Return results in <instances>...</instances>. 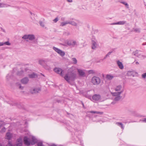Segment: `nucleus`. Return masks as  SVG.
Returning a JSON list of instances; mask_svg holds the SVG:
<instances>
[{
    "mask_svg": "<svg viewBox=\"0 0 146 146\" xmlns=\"http://www.w3.org/2000/svg\"><path fill=\"white\" fill-rule=\"evenodd\" d=\"M35 139L33 137H32V140L25 137L24 138V142L25 144L27 145H29L30 144L32 145L34 144Z\"/></svg>",
    "mask_w": 146,
    "mask_h": 146,
    "instance_id": "nucleus-1",
    "label": "nucleus"
},
{
    "mask_svg": "<svg viewBox=\"0 0 146 146\" xmlns=\"http://www.w3.org/2000/svg\"><path fill=\"white\" fill-rule=\"evenodd\" d=\"M22 38L25 40L28 39L32 41L35 39V36L33 34L25 35L22 37Z\"/></svg>",
    "mask_w": 146,
    "mask_h": 146,
    "instance_id": "nucleus-2",
    "label": "nucleus"
},
{
    "mask_svg": "<svg viewBox=\"0 0 146 146\" xmlns=\"http://www.w3.org/2000/svg\"><path fill=\"white\" fill-rule=\"evenodd\" d=\"M91 82L94 85H98L100 83V80L98 77L94 76L91 79Z\"/></svg>",
    "mask_w": 146,
    "mask_h": 146,
    "instance_id": "nucleus-3",
    "label": "nucleus"
},
{
    "mask_svg": "<svg viewBox=\"0 0 146 146\" xmlns=\"http://www.w3.org/2000/svg\"><path fill=\"white\" fill-rule=\"evenodd\" d=\"M53 49L60 55H64L65 54V53L64 52L62 51L58 48L54 46L53 47Z\"/></svg>",
    "mask_w": 146,
    "mask_h": 146,
    "instance_id": "nucleus-4",
    "label": "nucleus"
},
{
    "mask_svg": "<svg viewBox=\"0 0 146 146\" xmlns=\"http://www.w3.org/2000/svg\"><path fill=\"white\" fill-rule=\"evenodd\" d=\"M92 48L93 49H95L97 47L98 44H97V42L96 40L95 39L94 40L92 39Z\"/></svg>",
    "mask_w": 146,
    "mask_h": 146,
    "instance_id": "nucleus-5",
    "label": "nucleus"
},
{
    "mask_svg": "<svg viewBox=\"0 0 146 146\" xmlns=\"http://www.w3.org/2000/svg\"><path fill=\"white\" fill-rule=\"evenodd\" d=\"M75 77V76L74 75H72L71 76H68L67 74L64 77V79L68 82L69 81V80L70 79H73Z\"/></svg>",
    "mask_w": 146,
    "mask_h": 146,
    "instance_id": "nucleus-6",
    "label": "nucleus"
},
{
    "mask_svg": "<svg viewBox=\"0 0 146 146\" xmlns=\"http://www.w3.org/2000/svg\"><path fill=\"white\" fill-rule=\"evenodd\" d=\"M54 71L57 73L60 74L61 76H62L63 74L62 73L63 72V71L61 69L56 68L54 69Z\"/></svg>",
    "mask_w": 146,
    "mask_h": 146,
    "instance_id": "nucleus-7",
    "label": "nucleus"
},
{
    "mask_svg": "<svg viewBox=\"0 0 146 146\" xmlns=\"http://www.w3.org/2000/svg\"><path fill=\"white\" fill-rule=\"evenodd\" d=\"M92 98L93 100L98 101L100 99V95L95 94L92 96Z\"/></svg>",
    "mask_w": 146,
    "mask_h": 146,
    "instance_id": "nucleus-8",
    "label": "nucleus"
},
{
    "mask_svg": "<svg viewBox=\"0 0 146 146\" xmlns=\"http://www.w3.org/2000/svg\"><path fill=\"white\" fill-rule=\"evenodd\" d=\"M126 23V21H120L117 22L115 23L111 24V25H123Z\"/></svg>",
    "mask_w": 146,
    "mask_h": 146,
    "instance_id": "nucleus-9",
    "label": "nucleus"
},
{
    "mask_svg": "<svg viewBox=\"0 0 146 146\" xmlns=\"http://www.w3.org/2000/svg\"><path fill=\"white\" fill-rule=\"evenodd\" d=\"M22 140L21 138L19 139H17V146H21L22 145Z\"/></svg>",
    "mask_w": 146,
    "mask_h": 146,
    "instance_id": "nucleus-10",
    "label": "nucleus"
},
{
    "mask_svg": "<svg viewBox=\"0 0 146 146\" xmlns=\"http://www.w3.org/2000/svg\"><path fill=\"white\" fill-rule=\"evenodd\" d=\"M117 64L120 69H122L123 68V66L122 62H120L119 60L117 61Z\"/></svg>",
    "mask_w": 146,
    "mask_h": 146,
    "instance_id": "nucleus-11",
    "label": "nucleus"
},
{
    "mask_svg": "<svg viewBox=\"0 0 146 146\" xmlns=\"http://www.w3.org/2000/svg\"><path fill=\"white\" fill-rule=\"evenodd\" d=\"M29 80L28 78H23L21 80V82L24 84L27 83L28 82Z\"/></svg>",
    "mask_w": 146,
    "mask_h": 146,
    "instance_id": "nucleus-12",
    "label": "nucleus"
},
{
    "mask_svg": "<svg viewBox=\"0 0 146 146\" xmlns=\"http://www.w3.org/2000/svg\"><path fill=\"white\" fill-rule=\"evenodd\" d=\"M11 134L9 133H6V138L7 139L9 140L11 137Z\"/></svg>",
    "mask_w": 146,
    "mask_h": 146,
    "instance_id": "nucleus-13",
    "label": "nucleus"
},
{
    "mask_svg": "<svg viewBox=\"0 0 146 146\" xmlns=\"http://www.w3.org/2000/svg\"><path fill=\"white\" fill-rule=\"evenodd\" d=\"M69 23H69L68 21H67L65 22H62L61 23L60 26L63 27L66 25L67 24H69Z\"/></svg>",
    "mask_w": 146,
    "mask_h": 146,
    "instance_id": "nucleus-14",
    "label": "nucleus"
},
{
    "mask_svg": "<svg viewBox=\"0 0 146 146\" xmlns=\"http://www.w3.org/2000/svg\"><path fill=\"white\" fill-rule=\"evenodd\" d=\"M78 72L80 76H82L84 75V72L81 70L78 69Z\"/></svg>",
    "mask_w": 146,
    "mask_h": 146,
    "instance_id": "nucleus-15",
    "label": "nucleus"
},
{
    "mask_svg": "<svg viewBox=\"0 0 146 146\" xmlns=\"http://www.w3.org/2000/svg\"><path fill=\"white\" fill-rule=\"evenodd\" d=\"M113 78V76L112 75L108 74L106 75V78L108 80H111Z\"/></svg>",
    "mask_w": 146,
    "mask_h": 146,
    "instance_id": "nucleus-16",
    "label": "nucleus"
},
{
    "mask_svg": "<svg viewBox=\"0 0 146 146\" xmlns=\"http://www.w3.org/2000/svg\"><path fill=\"white\" fill-rule=\"evenodd\" d=\"M9 6V5L3 3H0V8L3 7H7Z\"/></svg>",
    "mask_w": 146,
    "mask_h": 146,
    "instance_id": "nucleus-17",
    "label": "nucleus"
},
{
    "mask_svg": "<svg viewBox=\"0 0 146 146\" xmlns=\"http://www.w3.org/2000/svg\"><path fill=\"white\" fill-rule=\"evenodd\" d=\"M69 23H69V24H70L73 26H77V23L74 21H72L71 22L69 21Z\"/></svg>",
    "mask_w": 146,
    "mask_h": 146,
    "instance_id": "nucleus-18",
    "label": "nucleus"
},
{
    "mask_svg": "<svg viewBox=\"0 0 146 146\" xmlns=\"http://www.w3.org/2000/svg\"><path fill=\"white\" fill-rule=\"evenodd\" d=\"M120 2L125 5L127 8H129V5L126 2L123 1H120Z\"/></svg>",
    "mask_w": 146,
    "mask_h": 146,
    "instance_id": "nucleus-19",
    "label": "nucleus"
},
{
    "mask_svg": "<svg viewBox=\"0 0 146 146\" xmlns=\"http://www.w3.org/2000/svg\"><path fill=\"white\" fill-rule=\"evenodd\" d=\"M121 92H117L115 93H112V95L114 96H117L119 95L121 93Z\"/></svg>",
    "mask_w": 146,
    "mask_h": 146,
    "instance_id": "nucleus-20",
    "label": "nucleus"
},
{
    "mask_svg": "<svg viewBox=\"0 0 146 146\" xmlns=\"http://www.w3.org/2000/svg\"><path fill=\"white\" fill-rule=\"evenodd\" d=\"M133 31L136 33H139L140 32V29L138 28H134L133 29Z\"/></svg>",
    "mask_w": 146,
    "mask_h": 146,
    "instance_id": "nucleus-21",
    "label": "nucleus"
},
{
    "mask_svg": "<svg viewBox=\"0 0 146 146\" xmlns=\"http://www.w3.org/2000/svg\"><path fill=\"white\" fill-rule=\"evenodd\" d=\"M121 86H117L115 88V90L116 91L118 92L121 89Z\"/></svg>",
    "mask_w": 146,
    "mask_h": 146,
    "instance_id": "nucleus-22",
    "label": "nucleus"
},
{
    "mask_svg": "<svg viewBox=\"0 0 146 146\" xmlns=\"http://www.w3.org/2000/svg\"><path fill=\"white\" fill-rule=\"evenodd\" d=\"M37 76V75L34 73H33L29 75V77L30 78H35Z\"/></svg>",
    "mask_w": 146,
    "mask_h": 146,
    "instance_id": "nucleus-23",
    "label": "nucleus"
},
{
    "mask_svg": "<svg viewBox=\"0 0 146 146\" xmlns=\"http://www.w3.org/2000/svg\"><path fill=\"white\" fill-rule=\"evenodd\" d=\"M141 51H138L136 50L135 51L133 52V54L134 55H136V54H141Z\"/></svg>",
    "mask_w": 146,
    "mask_h": 146,
    "instance_id": "nucleus-24",
    "label": "nucleus"
},
{
    "mask_svg": "<svg viewBox=\"0 0 146 146\" xmlns=\"http://www.w3.org/2000/svg\"><path fill=\"white\" fill-rule=\"evenodd\" d=\"M40 90L39 89H35L33 90V92H32V93H36L38 92Z\"/></svg>",
    "mask_w": 146,
    "mask_h": 146,
    "instance_id": "nucleus-25",
    "label": "nucleus"
},
{
    "mask_svg": "<svg viewBox=\"0 0 146 146\" xmlns=\"http://www.w3.org/2000/svg\"><path fill=\"white\" fill-rule=\"evenodd\" d=\"M90 112L94 113L99 114H103V112H97L96 111H91Z\"/></svg>",
    "mask_w": 146,
    "mask_h": 146,
    "instance_id": "nucleus-26",
    "label": "nucleus"
},
{
    "mask_svg": "<svg viewBox=\"0 0 146 146\" xmlns=\"http://www.w3.org/2000/svg\"><path fill=\"white\" fill-rule=\"evenodd\" d=\"M39 23L40 26L42 27H44V23L41 21H39Z\"/></svg>",
    "mask_w": 146,
    "mask_h": 146,
    "instance_id": "nucleus-27",
    "label": "nucleus"
},
{
    "mask_svg": "<svg viewBox=\"0 0 146 146\" xmlns=\"http://www.w3.org/2000/svg\"><path fill=\"white\" fill-rule=\"evenodd\" d=\"M72 46H74L75 45H77V42H76L74 40H72Z\"/></svg>",
    "mask_w": 146,
    "mask_h": 146,
    "instance_id": "nucleus-28",
    "label": "nucleus"
},
{
    "mask_svg": "<svg viewBox=\"0 0 146 146\" xmlns=\"http://www.w3.org/2000/svg\"><path fill=\"white\" fill-rule=\"evenodd\" d=\"M4 45L9 46L11 45V43L9 41H7L4 42Z\"/></svg>",
    "mask_w": 146,
    "mask_h": 146,
    "instance_id": "nucleus-29",
    "label": "nucleus"
},
{
    "mask_svg": "<svg viewBox=\"0 0 146 146\" xmlns=\"http://www.w3.org/2000/svg\"><path fill=\"white\" fill-rule=\"evenodd\" d=\"M72 41H69L67 42V44L70 46H72Z\"/></svg>",
    "mask_w": 146,
    "mask_h": 146,
    "instance_id": "nucleus-30",
    "label": "nucleus"
},
{
    "mask_svg": "<svg viewBox=\"0 0 146 146\" xmlns=\"http://www.w3.org/2000/svg\"><path fill=\"white\" fill-rule=\"evenodd\" d=\"M39 63L41 65H43L45 63L42 60H40Z\"/></svg>",
    "mask_w": 146,
    "mask_h": 146,
    "instance_id": "nucleus-31",
    "label": "nucleus"
},
{
    "mask_svg": "<svg viewBox=\"0 0 146 146\" xmlns=\"http://www.w3.org/2000/svg\"><path fill=\"white\" fill-rule=\"evenodd\" d=\"M58 17H56L55 19H54L53 21L54 23H56L58 21Z\"/></svg>",
    "mask_w": 146,
    "mask_h": 146,
    "instance_id": "nucleus-32",
    "label": "nucleus"
},
{
    "mask_svg": "<svg viewBox=\"0 0 146 146\" xmlns=\"http://www.w3.org/2000/svg\"><path fill=\"white\" fill-rule=\"evenodd\" d=\"M114 51L113 50H111L108 52L107 55H110L111 54H114Z\"/></svg>",
    "mask_w": 146,
    "mask_h": 146,
    "instance_id": "nucleus-33",
    "label": "nucleus"
},
{
    "mask_svg": "<svg viewBox=\"0 0 146 146\" xmlns=\"http://www.w3.org/2000/svg\"><path fill=\"white\" fill-rule=\"evenodd\" d=\"M73 61L74 62V64H76L77 63V61L76 59L75 58H73L72 59Z\"/></svg>",
    "mask_w": 146,
    "mask_h": 146,
    "instance_id": "nucleus-34",
    "label": "nucleus"
},
{
    "mask_svg": "<svg viewBox=\"0 0 146 146\" xmlns=\"http://www.w3.org/2000/svg\"><path fill=\"white\" fill-rule=\"evenodd\" d=\"M117 124L118 125H121V128H123V125L121 123H117Z\"/></svg>",
    "mask_w": 146,
    "mask_h": 146,
    "instance_id": "nucleus-35",
    "label": "nucleus"
},
{
    "mask_svg": "<svg viewBox=\"0 0 146 146\" xmlns=\"http://www.w3.org/2000/svg\"><path fill=\"white\" fill-rule=\"evenodd\" d=\"M38 146H43L42 143H39L37 144Z\"/></svg>",
    "mask_w": 146,
    "mask_h": 146,
    "instance_id": "nucleus-36",
    "label": "nucleus"
},
{
    "mask_svg": "<svg viewBox=\"0 0 146 146\" xmlns=\"http://www.w3.org/2000/svg\"><path fill=\"white\" fill-rule=\"evenodd\" d=\"M142 76L143 78H145L146 77V73L143 74L142 75Z\"/></svg>",
    "mask_w": 146,
    "mask_h": 146,
    "instance_id": "nucleus-37",
    "label": "nucleus"
},
{
    "mask_svg": "<svg viewBox=\"0 0 146 146\" xmlns=\"http://www.w3.org/2000/svg\"><path fill=\"white\" fill-rule=\"evenodd\" d=\"M120 98L119 96H118L117 97H116L115 98V100H119Z\"/></svg>",
    "mask_w": 146,
    "mask_h": 146,
    "instance_id": "nucleus-38",
    "label": "nucleus"
},
{
    "mask_svg": "<svg viewBox=\"0 0 146 146\" xmlns=\"http://www.w3.org/2000/svg\"><path fill=\"white\" fill-rule=\"evenodd\" d=\"M89 73L90 74L93 73H94V72L92 70H90L89 71Z\"/></svg>",
    "mask_w": 146,
    "mask_h": 146,
    "instance_id": "nucleus-39",
    "label": "nucleus"
},
{
    "mask_svg": "<svg viewBox=\"0 0 146 146\" xmlns=\"http://www.w3.org/2000/svg\"><path fill=\"white\" fill-rule=\"evenodd\" d=\"M5 128H3L2 130H1V132H5Z\"/></svg>",
    "mask_w": 146,
    "mask_h": 146,
    "instance_id": "nucleus-40",
    "label": "nucleus"
},
{
    "mask_svg": "<svg viewBox=\"0 0 146 146\" xmlns=\"http://www.w3.org/2000/svg\"><path fill=\"white\" fill-rule=\"evenodd\" d=\"M4 45V42H0V46H2Z\"/></svg>",
    "mask_w": 146,
    "mask_h": 146,
    "instance_id": "nucleus-41",
    "label": "nucleus"
},
{
    "mask_svg": "<svg viewBox=\"0 0 146 146\" xmlns=\"http://www.w3.org/2000/svg\"><path fill=\"white\" fill-rule=\"evenodd\" d=\"M67 1L69 2H72V0H67Z\"/></svg>",
    "mask_w": 146,
    "mask_h": 146,
    "instance_id": "nucleus-42",
    "label": "nucleus"
},
{
    "mask_svg": "<svg viewBox=\"0 0 146 146\" xmlns=\"http://www.w3.org/2000/svg\"><path fill=\"white\" fill-rule=\"evenodd\" d=\"M64 19H65V18L64 17H62L61 18V20L62 21H64Z\"/></svg>",
    "mask_w": 146,
    "mask_h": 146,
    "instance_id": "nucleus-43",
    "label": "nucleus"
},
{
    "mask_svg": "<svg viewBox=\"0 0 146 146\" xmlns=\"http://www.w3.org/2000/svg\"><path fill=\"white\" fill-rule=\"evenodd\" d=\"M2 31H3V32H5V30H4V29H2Z\"/></svg>",
    "mask_w": 146,
    "mask_h": 146,
    "instance_id": "nucleus-44",
    "label": "nucleus"
},
{
    "mask_svg": "<svg viewBox=\"0 0 146 146\" xmlns=\"http://www.w3.org/2000/svg\"><path fill=\"white\" fill-rule=\"evenodd\" d=\"M67 35H70V33L69 32L67 33Z\"/></svg>",
    "mask_w": 146,
    "mask_h": 146,
    "instance_id": "nucleus-45",
    "label": "nucleus"
},
{
    "mask_svg": "<svg viewBox=\"0 0 146 146\" xmlns=\"http://www.w3.org/2000/svg\"><path fill=\"white\" fill-rule=\"evenodd\" d=\"M50 146H56L55 145H51Z\"/></svg>",
    "mask_w": 146,
    "mask_h": 146,
    "instance_id": "nucleus-46",
    "label": "nucleus"
},
{
    "mask_svg": "<svg viewBox=\"0 0 146 146\" xmlns=\"http://www.w3.org/2000/svg\"><path fill=\"white\" fill-rule=\"evenodd\" d=\"M144 121L146 122V118L144 119Z\"/></svg>",
    "mask_w": 146,
    "mask_h": 146,
    "instance_id": "nucleus-47",
    "label": "nucleus"
},
{
    "mask_svg": "<svg viewBox=\"0 0 146 146\" xmlns=\"http://www.w3.org/2000/svg\"><path fill=\"white\" fill-rule=\"evenodd\" d=\"M136 63L137 64H138V62H136Z\"/></svg>",
    "mask_w": 146,
    "mask_h": 146,
    "instance_id": "nucleus-48",
    "label": "nucleus"
},
{
    "mask_svg": "<svg viewBox=\"0 0 146 146\" xmlns=\"http://www.w3.org/2000/svg\"><path fill=\"white\" fill-rule=\"evenodd\" d=\"M0 146H2V145L1 144H0Z\"/></svg>",
    "mask_w": 146,
    "mask_h": 146,
    "instance_id": "nucleus-49",
    "label": "nucleus"
},
{
    "mask_svg": "<svg viewBox=\"0 0 146 146\" xmlns=\"http://www.w3.org/2000/svg\"><path fill=\"white\" fill-rule=\"evenodd\" d=\"M145 6H146V4H145Z\"/></svg>",
    "mask_w": 146,
    "mask_h": 146,
    "instance_id": "nucleus-50",
    "label": "nucleus"
},
{
    "mask_svg": "<svg viewBox=\"0 0 146 146\" xmlns=\"http://www.w3.org/2000/svg\"><path fill=\"white\" fill-rule=\"evenodd\" d=\"M130 73V72H128V73Z\"/></svg>",
    "mask_w": 146,
    "mask_h": 146,
    "instance_id": "nucleus-51",
    "label": "nucleus"
},
{
    "mask_svg": "<svg viewBox=\"0 0 146 146\" xmlns=\"http://www.w3.org/2000/svg\"><path fill=\"white\" fill-rule=\"evenodd\" d=\"M20 88H21V86H20Z\"/></svg>",
    "mask_w": 146,
    "mask_h": 146,
    "instance_id": "nucleus-52",
    "label": "nucleus"
}]
</instances>
